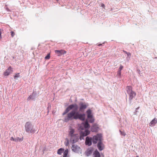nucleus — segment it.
<instances>
[{"instance_id":"nucleus-1","label":"nucleus","mask_w":157,"mask_h":157,"mask_svg":"<svg viewBox=\"0 0 157 157\" xmlns=\"http://www.w3.org/2000/svg\"><path fill=\"white\" fill-rule=\"evenodd\" d=\"M78 109V106L76 104H72L69 105L63 113V115H65L72 109H73L74 110L68 113L67 116L65 117L64 121L67 122L69 121L78 119L84 121L85 119V114H80L78 112H76V111Z\"/></svg>"},{"instance_id":"nucleus-2","label":"nucleus","mask_w":157,"mask_h":157,"mask_svg":"<svg viewBox=\"0 0 157 157\" xmlns=\"http://www.w3.org/2000/svg\"><path fill=\"white\" fill-rule=\"evenodd\" d=\"M126 90L129 96V100H131L135 96L136 94L132 90V87L131 86H128L126 87Z\"/></svg>"},{"instance_id":"nucleus-3","label":"nucleus","mask_w":157,"mask_h":157,"mask_svg":"<svg viewBox=\"0 0 157 157\" xmlns=\"http://www.w3.org/2000/svg\"><path fill=\"white\" fill-rule=\"evenodd\" d=\"M25 131L27 132H29L32 133L35 132V130L32 128V125L31 123L29 122H27L25 125Z\"/></svg>"},{"instance_id":"nucleus-4","label":"nucleus","mask_w":157,"mask_h":157,"mask_svg":"<svg viewBox=\"0 0 157 157\" xmlns=\"http://www.w3.org/2000/svg\"><path fill=\"white\" fill-rule=\"evenodd\" d=\"M101 135L99 134L94 136L92 139L93 143L95 144L97 143L98 141H99V142L101 141Z\"/></svg>"},{"instance_id":"nucleus-5","label":"nucleus","mask_w":157,"mask_h":157,"mask_svg":"<svg viewBox=\"0 0 157 157\" xmlns=\"http://www.w3.org/2000/svg\"><path fill=\"white\" fill-rule=\"evenodd\" d=\"M78 140V135L76 134L70 137V141L73 144L77 142Z\"/></svg>"},{"instance_id":"nucleus-6","label":"nucleus","mask_w":157,"mask_h":157,"mask_svg":"<svg viewBox=\"0 0 157 157\" xmlns=\"http://www.w3.org/2000/svg\"><path fill=\"white\" fill-rule=\"evenodd\" d=\"M90 126L89 124L87 121H86L85 122L82 123L80 126L79 127V128L82 130H83L84 128H89Z\"/></svg>"},{"instance_id":"nucleus-7","label":"nucleus","mask_w":157,"mask_h":157,"mask_svg":"<svg viewBox=\"0 0 157 157\" xmlns=\"http://www.w3.org/2000/svg\"><path fill=\"white\" fill-rule=\"evenodd\" d=\"M72 150L74 152L78 153L81 150L80 148L78 146L75 145H73L72 147Z\"/></svg>"},{"instance_id":"nucleus-8","label":"nucleus","mask_w":157,"mask_h":157,"mask_svg":"<svg viewBox=\"0 0 157 157\" xmlns=\"http://www.w3.org/2000/svg\"><path fill=\"white\" fill-rule=\"evenodd\" d=\"M55 52L57 56H61L62 54H66V52L63 50L61 49L60 50H56Z\"/></svg>"},{"instance_id":"nucleus-9","label":"nucleus","mask_w":157,"mask_h":157,"mask_svg":"<svg viewBox=\"0 0 157 157\" xmlns=\"http://www.w3.org/2000/svg\"><path fill=\"white\" fill-rule=\"evenodd\" d=\"M90 134V131L87 130L86 129L84 131H82L80 133V139L81 140L82 139V136H85L88 135Z\"/></svg>"},{"instance_id":"nucleus-10","label":"nucleus","mask_w":157,"mask_h":157,"mask_svg":"<svg viewBox=\"0 0 157 157\" xmlns=\"http://www.w3.org/2000/svg\"><path fill=\"white\" fill-rule=\"evenodd\" d=\"M79 110L81 111H82V110L86 109L88 105L86 104L83 102L80 103L79 104Z\"/></svg>"},{"instance_id":"nucleus-11","label":"nucleus","mask_w":157,"mask_h":157,"mask_svg":"<svg viewBox=\"0 0 157 157\" xmlns=\"http://www.w3.org/2000/svg\"><path fill=\"white\" fill-rule=\"evenodd\" d=\"M12 68L10 67L7 69H6L5 71L4 72V76L9 75L10 74L12 73Z\"/></svg>"},{"instance_id":"nucleus-12","label":"nucleus","mask_w":157,"mask_h":157,"mask_svg":"<svg viewBox=\"0 0 157 157\" xmlns=\"http://www.w3.org/2000/svg\"><path fill=\"white\" fill-rule=\"evenodd\" d=\"M92 138L87 136L86 138L85 144L86 145L90 146L92 144Z\"/></svg>"},{"instance_id":"nucleus-13","label":"nucleus","mask_w":157,"mask_h":157,"mask_svg":"<svg viewBox=\"0 0 157 157\" xmlns=\"http://www.w3.org/2000/svg\"><path fill=\"white\" fill-rule=\"evenodd\" d=\"M97 146L99 150L100 151L102 150L104 148V145L101 142V141L98 142Z\"/></svg>"},{"instance_id":"nucleus-14","label":"nucleus","mask_w":157,"mask_h":157,"mask_svg":"<svg viewBox=\"0 0 157 157\" xmlns=\"http://www.w3.org/2000/svg\"><path fill=\"white\" fill-rule=\"evenodd\" d=\"M93 157H101L100 154L99 152L96 150L93 153Z\"/></svg>"},{"instance_id":"nucleus-15","label":"nucleus","mask_w":157,"mask_h":157,"mask_svg":"<svg viewBox=\"0 0 157 157\" xmlns=\"http://www.w3.org/2000/svg\"><path fill=\"white\" fill-rule=\"evenodd\" d=\"M157 120H156L155 118L150 123V126L152 127L153 126H154L155 125V124L157 123Z\"/></svg>"},{"instance_id":"nucleus-16","label":"nucleus","mask_w":157,"mask_h":157,"mask_svg":"<svg viewBox=\"0 0 157 157\" xmlns=\"http://www.w3.org/2000/svg\"><path fill=\"white\" fill-rule=\"evenodd\" d=\"M98 127L96 125H93L91 127V130L92 132H96L97 131Z\"/></svg>"},{"instance_id":"nucleus-17","label":"nucleus","mask_w":157,"mask_h":157,"mask_svg":"<svg viewBox=\"0 0 157 157\" xmlns=\"http://www.w3.org/2000/svg\"><path fill=\"white\" fill-rule=\"evenodd\" d=\"M92 150L91 148H89L87 150L86 152V155L88 156L92 154Z\"/></svg>"},{"instance_id":"nucleus-18","label":"nucleus","mask_w":157,"mask_h":157,"mask_svg":"<svg viewBox=\"0 0 157 157\" xmlns=\"http://www.w3.org/2000/svg\"><path fill=\"white\" fill-rule=\"evenodd\" d=\"M75 132V131L74 129L73 128H71L70 129V131L69 132V135L70 137L74 135H76V134H74V133Z\"/></svg>"},{"instance_id":"nucleus-19","label":"nucleus","mask_w":157,"mask_h":157,"mask_svg":"<svg viewBox=\"0 0 157 157\" xmlns=\"http://www.w3.org/2000/svg\"><path fill=\"white\" fill-rule=\"evenodd\" d=\"M87 114L88 118H89V117H92V115L91 114V111L90 109H88L87 111Z\"/></svg>"},{"instance_id":"nucleus-20","label":"nucleus","mask_w":157,"mask_h":157,"mask_svg":"<svg viewBox=\"0 0 157 157\" xmlns=\"http://www.w3.org/2000/svg\"><path fill=\"white\" fill-rule=\"evenodd\" d=\"M64 149H63L61 148L58 150L57 151V153L61 155L64 151Z\"/></svg>"},{"instance_id":"nucleus-21","label":"nucleus","mask_w":157,"mask_h":157,"mask_svg":"<svg viewBox=\"0 0 157 157\" xmlns=\"http://www.w3.org/2000/svg\"><path fill=\"white\" fill-rule=\"evenodd\" d=\"M66 141L64 142V144L66 146H68L69 144V140L68 138H66Z\"/></svg>"},{"instance_id":"nucleus-22","label":"nucleus","mask_w":157,"mask_h":157,"mask_svg":"<svg viewBox=\"0 0 157 157\" xmlns=\"http://www.w3.org/2000/svg\"><path fill=\"white\" fill-rule=\"evenodd\" d=\"M68 151L67 149L65 150L64 152L63 157H66L68 154Z\"/></svg>"},{"instance_id":"nucleus-23","label":"nucleus","mask_w":157,"mask_h":157,"mask_svg":"<svg viewBox=\"0 0 157 157\" xmlns=\"http://www.w3.org/2000/svg\"><path fill=\"white\" fill-rule=\"evenodd\" d=\"M88 120L90 123H92L94 121V119L93 117L92 116L91 117H89V118H88Z\"/></svg>"},{"instance_id":"nucleus-24","label":"nucleus","mask_w":157,"mask_h":157,"mask_svg":"<svg viewBox=\"0 0 157 157\" xmlns=\"http://www.w3.org/2000/svg\"><path fill=\"white\" fill-rule=\"evenodd\" d=\"M23 138H19L18 137H17L16 138V142L21 141L23 140Z\"/></svg>"},{"instance_id":"nucleus-25","label":"nucleus","mask_w":157,"mask_h":157,"mask_svg":"<svg viewBox=\"0 0 157 157\" xmlns=\"http://www.w3.org/2000/svg\"><path fill=\"white\" fill-rule=\"evenodd\" d=\"M20 73H18L16 74L14 76V79H16V78H18L20 77Z\"/></svg>"},{"instance_id":"nucleus-26","label":"nucleus","mask_w":157,"mask_h":157,"mask_svg":"<svg viewBox=\"0 0 157 157\" xmlns=\"http://www.w3.org/2000/svg\"><path fill=\"white\" fill-rule=\"evenodd\" d=\"M50 58V55L49 54H48L45 57V59H49Z\"/></svg>"},{"instance_id":"nucleus-27","label":"nucleus","mask_w":157,"mask_h":157,"mask_svg":"<svg viewBox=\"0 0 157 157\" xmlns=\"http://www.w3.org/2000/svg\"><path fill=\"white\" fill-rule=\"evenodd\" d=\"M121 134V135L124 136L126 135V134L124 132H122L121 131H120Z\"/></svg>"},{"instance_id":"nucleus-28","label":"nucleus","mask_w":157,"mask_h":157,"mask_svg":"<svg viewBox=\"0 0 157 157\" xmlns=\"http://www.w3.org/2000/svg\"><path fill=\"white\" fill-rule=\"evenodd\" d=\"M10 140L12 141H14L16 142V138H14L13 137H11L10 139Z\"/></svg>"},{"instance_id":"nucleus-29","label":"nucleus","mask_w":157,"mask_h":157,"mask_svg":"<svg viewBox=\"0 0 157 157\" xmlns=\"http://www.w3.org/2000/svg\"><path fill=\"white\" fill-rule=\"evenodd\" d=\"M11 36L12 37H13V36H14V35H15V33L14 32H13V31H11Z\"/></svg>"},{"instance_id":"nucleus-30","label":"nucleus","mask_w":157,"mask_h":157,"mask_svg":"<svg viewBox=\"0 0 157 157\" xmlns=\"http://www.w3.org/2000/svg\"><path fill=\"white\" fill-rule=\"evenodd\" d=\"M123 66L122 65H121L120 66L119 68V71H121V70L123 69Z\"/></svg>"},{"instance_id":"nucleus-31","label":"nucleus","mask_w":157,"mask_h":157,"mask_svg":"<svg viewBox=\"0 0 157 157\" xmlns=\"http://www.w3.org/2000/svg\"><path fill=\"white\" fill-rule=\"evenodd\" d=\"M117 74L119 76H120L121 75V71H118Z\"/></svg>"},{"instance_id":"nucleus-32","label":"nucleus","mask_w":157,"mask_h":157,"mask_svg":"<svg viewBox=\"0 0 157 157\" xmlns=\"http://www.w3.org/2000/svg\"><path fill=\"white\" fill-rule=\"evenodd\" d=\"M1 34H2L1 30V29H0V40L2 38Z\"/></svg>"},{"instance_id":"nucleus-33","label":"nucleus","mask_w":157,"mask_h":157,"mask_svg":"<svg viewBox=\"0 0 157 157\" xmlns=\"http://www.w3.org/2000/svg\"><path fill=\"white\" fill-rule=\"evenodd\" d=\"M127 54L128 56H131V54L130 52H128Z\"/></svg>"},{"instance_id":"nucleus-34","label":"nucleus","mask_w":157,"mask_h":157,"mask_svg":"<svg viewBox=\"0 0 157 157\" xmlns=\"http://www.w3.org/2000/svg\"><path fill=\"white\" fill-rule=\"evenodd\" d=\"M101 6L103 8H104L105 7V6L104 4L102 3L101 5Z\"/></svg>"},{"instance_id":"nucleus-35","label":"nucleus","mask_w":157,"mask_h":157,"mask_svg":"<svg viewBox=\"0 0 157 157\" xmlns=\"http://www.w3.org/2000/svg\"><path fill=\"white\" fill-rule=\"evenodd\" d=\"M6 9L7 11H10V10H9L8 7H6Z\"/></svg>"},{"instance_id":"nucleus-36","label":"nucleus","mask_w":157,"mask_h":157,"mask_svg":"<svg viewBox=\"0 0 157 157\" xmlns=\"http://www.w3.org/2000/svg\"><path fill=\"white\" fill-rule=\"evenodd\" d=\"M31 99V96H29L28 98V100H29Z\"/></svg>"},{"instance_id":"nucleus-37","label":"nucleus","mask_w":157,"mask_h":157,"mask_svg":"<svg viewBox=\"0 0 157 157\" xmlns=\"http://www.w3.org/2000/svg\"><path fill=\"white\" fill-rule=\"evenodd\" d=\"M123 52L125 53H126V54H127V53H128V52H127L125 51H123Z\"/></svg>"},{"instance_id":"nucleus-38","label":"nucleus","mask_w":157,"mask_h":157,"mask_svg":"<svg viewBox=\"0 0 157 157\" xmlns=\"http://www.w3.org/2000/svg\"><path fill=\"white\" fill-rule=\"evenodd\" d=\"M102 44H98V46H101V45H102Z\"/></svg>"},{"instance_id":"nucleus-39","label":"nucleus","mask_w":157,"mask_h":157,"mask_svg":"<svg viewBox=\"0 0 157 157\" xmlns=\"http://www.w3.org/2000/svg\"><path fill=\"white\" fill-rule=\"evenodd\" d=\"M136 157H139V156H137Z\"/></svg>"}]
</instances>
